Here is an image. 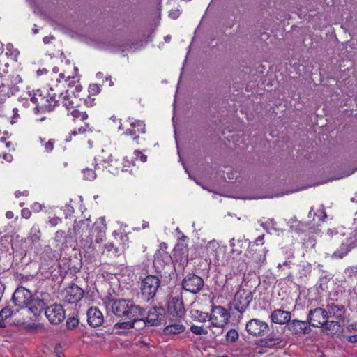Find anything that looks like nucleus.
Returning <instances> with one entry per match:
<instances>
[{
	"label": "nucleus",
	"instance_id": "nucleus-20",
	"mask_svg": "<svg viewBox=\"0 0 357 357\" xmlns=\"http://www.w3.org/2000/svg\"><path fill=\"white\" fill-rule=\"evenodd\" d=\"M329 317H333L336 319H339L343 317L345 309L344 307L342 305L336 304L334 303H331L327 305L326 310Z\"/></svg>",
	"mask_w": 357,
	"mask_h": 357
},
{
	"label": "nucleus",
	"instance_id": "nucleus-38",
	"mask_svg": "<svg viewBox=\"0 0 357 357\" xmlns=\"http://www.w3.org/2000/svg\"><path fill=\"white\" fill-rule=\"evenodd\" d=\"M226 338L227 341L234 342L238 338V333L236 330L231 329L227 333Z\"/></svg>",
	"mask_w": 357,
	"mask_h": 357
},
{
	"label": "nucleus",
	"instance_id": "nucleus-44",
	"mask_svg": "<svg viewBox=\"0 0 357 357\" xmlns=\"http://www.w3.org/2000/svg\"><path fill=\"white\" fill-rule=\"evenodd\" d=\"M7 50L9 51V55L14 58L17 57L19 54V51L17 49H14L13 45L10 44L7 45ZM6 54H8V52Z\"/></svg>",
	"mask_w": 357,
	"mask_h": 357
},
{
	"label": "nucleus",
	"instance_id": "nucleus-34",
	"mask_svg": "<svg viewBox=\"0 0 357 357\" xmlns=\"http://www.w3.org/2000/svg\"><path fill=\"white\" fill-rule=\"evenodd\" d=\"M121 165H122L121 167H116V169H121L122 172H123L128 171V169L131 167L132 165L135 166L136 164L135 163V161L133 160L130 161L127 158H123Z\"/></svg>",
	"mask_w": 357,
	"mask_h": 357
},
{
	"label": "nucleus",
	"instance_id": "nucleus-24",
	"mask_svg": "<svg viewBox=\"0 0 357 357\" xmlns=\"http://www.w3.org/2000/svg\"><path fill=\"white\" fill-rule=\"evenodd\" d=\"M185 329V326L183 324L180 322H175L167 325L164 328V333L166 335H177L184 332Z\"/></svg>",
	"mask_w": 357,
	"mask_h": 357
},
{
	"label": "nucleus",
	"instance_id": "nucleus-56",
	"mask_svg": "<svg viewBox=\"0 0 357 357\" xmlns=\"http://www.w3.org/2000/svg\"><path fill=\"white\" fill-rule=\"evenodd\" d=\"M111 165L110 166H116V165L118 164V160H111Z\"/></svg>",
	"mask_w": 357,
	"mask_h": 357
},
{
	"label": "nucleus",
	"instance_id": "nucleus-55",
	"mask_svg": "<svg viewBox=\"0 0 357 357\" xmlns=\"http://www.w3.org/2000/svg\"><path fill=\"white\" fill-rule=\"evenodd\" d=\"M335 239L336 241H340L342 239V236L340 234H338L337 232H335Z\"/></svg>",
	"mask_w": 357,
	"mask_h": 357
},
{
	"label": "nucleus",
	"instance_id": "nucleus-31",
	"mask_svg": "<svg viewBox=\"0 0 357 357\" xmlns=\"http://www.w3.org/2000/svg\"><path fill=\"white\" fill-rule=\"evenodd\" d=\"M282 342L280 337H277L273 334H270L264 340V345L266 347H273L280 344Z\"/></svg>",
	"mask_w": 357,
	"mask_h": 357
},
{
	"label": "nucleus",
	"instance_id": "nucleus-45",
	"mask_svg": "<svg viewBox=\"0 0 357 357\" xmlns=\"http://www.w3.org/2000/svg\"><path fill=\"white\" fill-rule=\"evenodd\" d=\"M79 324V320L76 318H70L67 320V325L69 327H75Z\"/></svg>",
	"mask_w": 357,
	"mask_h": 357
},
{
	"label": "nucleus",
	"instance_id": "nucleus-16",
	"mask_svg": "<svg viewBox=\"0 0 357 357\" xmlns=\"http://www.w3.org/2000/svg\"><path fill=\"white\" fill-rule=\"evenodd\" d=\"M87 321L91 326L98 327L104 321L103 314L98 308L92 307L87 311Z\"/></svg>",
	"mask_w": 357,
	"mask_h": 357
},
{
	"label": "nucleus",
	"instance_id": "nucleus-51",
	"mask_svg": "<svg viewBox=\"0 0 357 357\" xmlns=\"http://www.w3.org/2000/svg\"><path fill=\"white\" fill-rule=\"evenodd\" d=\"M61 222V219L59 218H53L50 220V224L52 226H56L59 222Z\"/></svg>",
	"mask_w": 357,
	"mask_h": 357
},
{
	"label": "nucleus",
	"instance_id": "nucleus-21",
	"mask_svg": "<svg viewBox=\"0 0 357 357\" xmlns=\"http://www.w3.org/2000/svg\"><path fill=\"white\" fill-rule=\"evenodd\" d=\"M287 328L294 333H308L307 324L305 321L294 319L289 321Z\"/></svg>",
	"mask_w": 357,
	"mask_h": 357
},
{
	"label": "nucleus",
	"instance_id": "nucleus-50",
	"mask_svg": "<svg viewBox=\"0 0 357 357\" xmlns=\"http://www.w3.org/2000/svg\"><path fill=\"white\" fill-rule=\"evenodd\" d=\"M347 340L348 342H351V343H356L357 342V334H355V335H350V336H348L347 337Z\"/></svg>",
	"mask_w": 357,
	"mask_h": 357
},
{
	"label": "nucleus",
	"instance_id": "nucleus-3",
	"mask_svg": "<svg viewBox=\"0 0 357 357\" xmlns=\"http://www.w3.org/2000/svg\"><path fill=\"white\" fill-rule=\"evenodd\" d=\"M309 324L313 327L324 326L326 329H330L331 326L339 327L337 321H328V315L326 310L322 307H317L311 310L307 315Z\"/></svg>",
	"mask_w": 357,
	"mask_h": 357
},
{
	"label": "nucleus",
	"instance_id": "nucleus-61",
	"mask_svg": "<svg viewBox=\"0 0 357 357\" xmlns=\"http://www.w3.org/2000/svg\"><path fill=\"white\" fill-rule=\"evenodd\" d=\"M148 226H149V223L148 222H145V223L143 224L142 227L144 229V228L148 227Z\"/></svg>",
	"mask_w": 357,
	"mask_h": 357
},
{
	"label": "nucleus",
	"instance_id": "nucleus-7",
	"mask_svg": "<svg viewBox=\"0 0 357 357\" xmlns=\"http://www.w3.org/2000/svg\"><path fill=\"white\" fill-rule=\"evenodd\" d=\"M209 316L210 321L213 326L221 328L225 326L228 322V312L220 305L212 306Z\"/></svg>",
	"mask_w": 357,
	"mask_h": 357
},
{
	"label": "nucleus",
	"instance_id": "nucleus-17",
	"mask_svg": "<svg viewBox=\"0 0 357 357\" xmlns=\"http://www.w3.org/2000/svg\"><path fill=\"white\" fill-rule=\"evenodd\" d=\"M130 127V128H128L125 131L124 134L126 135L132 136L133 140L138 144V135L140 133L144 134L146 132L145 123L142 121L137 120L134 122H131Z\"/></svg>",
	"mask_w": 357,
	"mask_h": 357
},
{
	"label": "nucleus",
	"instance_id": "nucleus-22",
	"mask_svg": "<svg viewBox=\"0 0 357 357\" xmlns=\"http://www.w3.org/2000/svg\"><path fill=\"white\" fill-rule=\"evenodd\" d=\"M40 230L38 225H33L29 233L25 242L29 243V247L32 248L36 243L39 242L40 239Z\"/></svg>",
	"mask_w": 357,
	"mask_h": 357
},
{
	"label": "nucleus",
	"instance_id": "nucleus-52",
	"mask_svg": "<svg viewBox=\"0 0 357 357\" xmlns=\"http://www.w3.org/2000/svg\"><path fill=\"white\" fill-rule=\"evenodd\" d=\"M15 197H20L21 195H23V196H28L29 195V192L27 190H25V191H23V192H21L20 190H17L15 192Z\"/></svg>",
	"mask_w": 357,
	"mask_h": 357
},
{
	"label": "nucleus",
	"instance_id": "nucleus-15",
	"mask_svg": "<svg viewBox=\"0 0 357 357\" xmlns=\"http://www.w3.org/2000/svg\"><path fill=\"white\" fill-rule=\"evenodd\" d=\"M60 98H61L63 105L67 109L76 108L81 104L82 100V99L79 98L74 92L70 94L68 91L65 94L61 93L60 94Z\"/></svg>",
	"mask_w": 357,
	"mask_h": 357
},
{
	"label": "nucleus",
	"instance_id": "nucleus-25",
	"mask_svg": "<svg viewBox=\"0 0 357 357\" xmlns=\"http://www.w3.org/2000/svg\"><path fill=\"white\" fill-rule=\"evenodd\" d=\"M229 246L231 248L230 253L233 255L234 259L241 255L242 241L240 239L231 238L229 241Z\"/></svg>",
	"mask_w": 357,
	"mask_h": 357
},
{
	"label": "nucleus",
	"instance_id": "nucleus-39",
	"mask_svg": "<svg viewBox=\"0 0 357 357\" xmlns=\"http://www.w3.org/2000/svg\"><path fill=\"white\" fill-rule=\"evenodd\" d=\"M132 320L130 321H123L116 323L115 327L121 329H129L133 327Z\"/></svg>",
	"mask_w": 357,
	"mask_h": 357
},
{
	"label": "nucleus",
	"instance_id": "nucleus-43",
	"mask_svg": "<svg viewBox=\"0 0 357 357\" xmlns=\"http://www.w3.org/2000/svg\"><path fill=\"white\" fill-rule=\"evenodd\" d=\"M100 91V87L98 84H93L89 87V93L91 95H96Z\"/></svg>",
	"mask_w": 357,
	"mask_h": 357
},
{
	"label": "nucleus",
	"instance_id": "nucleus-46",
	"mask_svg": "<svg viewBox=\"0 0 357 357\" xmlns=\"http://www.w3.org/2000/svg\"><path fill=\"white\" fill-rule=\"evenodd\" d=\"M46 97H48V103L52 104V100L55 102V106L57 105L58 100L56 99L55 93H52L50 92L47 93V95H45Z\"/></svg>",
	"mask_w": 357,
	"mask_h": 357
},
{
	"label": "nucleus",
	"instance_id": "nucleus-47",
	"mask_svg": "<svg viewBox=\"0 0 357 357\" xmlns=\"http://www.w3.org/2000/svg\"><path fill=\"white\" fill-rule=\"evenodd\" d=\"M21 215L23 218L29 219L31 215V212L28 208H23L21 211Z\"/></svg>",
	"mask_w": 357,
	"mask_h": 357
},
{
	"label": "nucleus",
	"instance_id": "nucleus-8",
	"mask_svg": "<svg viewBox=\"0 0 357 357\" xmlns=\"http://www.w3.org/2000/svg\"><path fill=\"white\" fill-rule=\"evenodd\" d=\"M43 310H45L47 319L52 324H59L65 319V311L63 306L59 304H54L47 307H44Z\"/></svg>",
	"mask_w": 357,
	"mask_h": 357
},
{
	"label": "nucleus",
	"instance_id": "nucleus-41",
	"mask_svg": "<svg viewBox=\"0 0 357 357\" xmlns=\"http://www.w3.org/2000/svg\"><path fill=\"white\" fill-rule=\"evenodd\" d=\"M134 155H135V157H134V161L135 162L136 160H137L138 159H139V160L142 162H145L146 161V159H147L146 155H145L143 153H142V152H140L139 151H135Z\"/></svg>",
	"mask_w": 357,
	"mask_h": 357
},
{
	"label": "nucleus",
	"instance_id": "nucleus-49",
	"mask_svg": "<svg viewBox=\"0 0 357 357\" xmlns=\"http://www.w3.org/2000/svg\"><path fill=\"white\" fill-rule=\"evenodd\" d=\"M264 235H260L259 236H258L255 241L254 242V243L257 245V246H259V245H262L264 243Z\"/></svg>",
	"mask_w": 357,
	"mask_h": 357
},
{
	"label": "nucleus",
	"instance_id": "nucleus-9",
	"mask_svg": "<svg viewBox=\"0 0 357 357\" xmlns=\"http://www.w3.org/2000/svg\"><path fill=\"white\" fill-rule=\"evenodd\" d=\"M93 230L90 227V222L89 219L82 220L79 222H75L73 229H69L68 236L70 238H75L77 236L80 237H89L91 236Z\"/></svg>",
	"mask_w": 357,
	"mask_h": 357
},
{
	"label": "nucleus",
	"instance_id": "nucleus-42",
	"mask_svg": "<svg viewBox=\"0 0 357 357\" xmlns=\"http://www.w3.org/2000/svg\"><path fill=\"white\" fill-rule=\"evenodd\" d=\"M357 273V266H351L345 269V274L349 277H352Z\"/></svg>",
	"mask_w": 357,
	"mask_h": 357
},
{
	"label": "nucleus",
	"instance_id": "nucleus-54",
	"mask_svg": "<svg viewBox=\"0 0 357 357\" xmlns=\"http://www.w3.org/2000/svg\"><path fill=\"white\" fill-rule=\"evenodd\" d=\"M6 215L8 219H11L13 217V213L12 211H7Z\"/></svg>",
	"mask_w": 357,
	"mask_h": 357
},
{
	"label": "nucleus",
	"instance_id": "nucleus-26",
	"mask_svg": "<svg viewBox=\"0 0 357 357\" xmlns=\"http://www.w3.org/2000/svg\"><path fill=\"white\" fill-rule=\"evenodd\" d=\"M268 252V250L265 248H261V250H258V253L256 256L253 257V262L256 264L257 266L260 267L262 266L266 261V257Z\"/></svg>",
	"mask_w": 357,
	"mask_h": 357
},
{
	"label": "nucleus",
	"instance_id": "nucleus-6",
	"mask_svg": "<svg viewBox=\"0 0 357 357\" xmlns=\"http://www.w3.org/2000/svg\"><path fill=\"white\" fill-rule=\"evenodd\" d=\"M245 330L248 334L255 337L263 336L269 330L268 324L259 319H252L245 324Z\"/></svg>",
	"mask_w": 357,
	"mask_h": 357
},
{
	"label": "nucleus",
	"instance_id": "nucleus-18",
	"mask_svg": "<svg viewBox=\"0 0 357 357\" xmlns=\"http://www.w3.org/2000/svg\"><path fill=\"white\" fill-rule=\"evenodd\" d=\"M164 319V310L162 307H153L151 309L146 318L149 326H158Z\"/></svg>",
	"mask_w": 357,
	"mask_h": 357
},
{
	"label": "nucleus",
	"instance_id": "nucleus-11",
	"mask_svg": "<svg viewBox=\"0 0 357 357\" xmlns=\"http://www.w3.org/2000/svg\"><path fill=\"white\" fill-rule=\"evenodd\" d=\"M31 101L34 103L36 107L34 108L36 113L39 112L40 110H48L50 111L55 107V102L51 100V103H48V97L43 95L40 90H38L32 96H31Z\"/></svg>",
	"mask_w": 357,
	"mask_h": 357
},
{
	"label": "nucleus",
	"instance_id": "nucleus-5",
	"mask_svg": "<svg viewBox=\"0 0 357 357\" xmlns=\"http://www.w3.org/2000/svg\"><path fill=\"white\" fill-rule=\"evenodd\" d=\"M252 299L253 296L250 290L240 289L234 295V307L242 314L248 309Z\"/></svg>",
	"mask_w": 357,
	"mask_h": 357
},
{
	"label": "nucleus",
	"instance_id": "nucleus-28",
	"mask_svg": "<svg viewBox=\"0 0 357 357\" xmlns=\"http://www.w3.org/2000/svg\"><path fill=\"white\" fill-rule=\"evenodd\" d=\"M106 227L104 218H100L98 221L94 223V230L98 229V235L101 240L105 236V229Z\"/></svg>",
	"mask_w": 357,
	"mask_h": 357
},
{
	"label": "nucleus",
	"instance_id": "nucleus-57",
	"mask_svg": "<svg viewBox=\"0 0 357 357\" xmlns=\"http://www.w3.org/2000/svg\"><path fill=\"white\" fill-rule=\"evenodd\" d=\"M106 79H107V80H109V86H113V85H114L113 82L111 80V77H110V76H109V77H107V78H106Z\"/></svg>",
	"mask_w": 357,
	"mask_h": 357
},
{
	"label": "nucleus",
	"instance_id": "nucleus-33",
	"mask_svg": "<svg viewBox=\"0 0 357 357\" xmlns=\"http://www.w3.org/2000/svg\"><path fill=\"white\" fill-rule=\"evenodd\" d=\"M83 176L85 180L92 181L96 177L95 169L86 167L83 169Z\"/></svg>",
	"mask_w": 357,
	"mask_h": 357
},
{
	"label": "nucleus",
	"instance_id": "nucleus-19",
	"mask_svg": "<svg viewBox=\"0 0 357 357\" xmlns=\"http://www.w3.org/2000/svg\"><path fill=\"white\" fill-rule=\"evenodd\" d=\"M271 319L273 322L278 324L288 323L291 319V313L281 309H277L271 314Z\"/></svg>",
	"mask_w": 357,
	"mask_h": 357
},
{
	"label": "nucleus",
	"instance_id": "nucleus-53",
	"mask_svg": "<svg viewBox=\"0 0 357 357\" xmlns=\"http://www.w3.org/2000/svg\"><path fill=\"white\" fill-rule=\"evenodd\" d=\"M53 38V37H48V36H45L43 38V42L45 43H50V40Z\"/></svg>",
	"mask_w": 357,
	"mask_h": 357
},
{
	"label": "nucleus",
	"instance_id": "nucleus-23",
	"mask_svg": "<svg viewBox=\"0 0 357 357\" xmlns=\"http://www.w3.org/2000/svg\"><path fill=\"white\" fill-rule=\"evenodd\" d=\"M355 246H356V245H353L351 243H344L342 241L340 248L332 254L331 258L335 259H342L344 256L347 255Z\"/></svg>",
	"mask_w": 357,
	"mask_h": 357
},
{
	"label": "nucleus",
	"instance_id": "nucleus-27",
	"mask_svg": "<svg viewBox=\"0 0 357 357\" xmlns=\"http://www.w3.org/2000/svg\"><path fill=\"white\" fill-rule=\"evenodd\" d=\"M102 253L109 257H116L119 255V250L112 243H107L104 245Z\"/></svg>",
	"mask_w": 357,
	"mask_h": 357
},
{
	"label": "nucleus",
	"instance_id": "nucleus-63",
	"mask_svg": "<svg viewBox=\"0 0 357 357\" xmlns=\"http://www.w3.org/2000/svg\"><path fill=\"white\" fill-rule=\"evenodd\" d=\"M59 77L61 78V79H63L64 78V75L63 73H60L59 74Z\"/></svg>",
	"mask_w": 357,
	"mask_h": 357
},
{
	"label": "nucleus",
	"instance_id": "nucleus-2",
	"mask_svg": "<svg viewBox=\"0 0 357 357\" xmlns=\"http://www.w3.org/2000/svg\"><path fill=\"white\" fill-rule=\"evenodd\" d=\"M15 305L20 308H27L34 316L43 310L45 303L40 299H34L31 292L23 287H18L13 295Z\"/></svg>",
	"mask_w": 357,
	"mask_h": 357
},
{
	"label": "nucleus",
	"instance_id": "nucleus-48",
	"mask_svg": "<svg viewBox=\"0 0 357 357\" xmlns=\"http://www.w3.org/2000/svg\"><path fill=\"white\" fill-rule=\"evenodd\" d=\"M181 12L178 9L172 10L169 13V16L172 19H176L179 17Z\"/></svg>",
	"mask_w": 357,
	"mask_h": 357
},
{
	"label": "nucleus",
	"instance_id": "nucleus-32",
	"mask_svg": "<svg viewBox=\"0 0 357 357\" xmlns=\"http://www.w3.org/2000/svg\"><path fill=\"white\" fill-rule=\"evenodd\" d=\"M12 315V311L8 307H4L0 311V328L5 326L4 320Z\"/></svg>",
	"mask_w": 357,
	"mask_h": 357
},
{
	"label": "nucleus",
	"instance_id": "nucleus-58",
	"mask_svg": "<svg viewBox=\"0 0 357 357\" xmlns=\"http://www.w3.org/2000/svg\"><path fill=\"white\" fill-rule=\"evenodd\" d=\"M170 40H171V36H167L165 37V40L166 42H169Z\"/></svg>",
	"mask_w": 357,
	"mask_h": 357
},
{
	"label": "nucleus",
	"instance_id": "nucleus-14",
	"mask_svg": "<svg viewBox=\"0 0 357 357\" xmlns=\"http://www.w3.org/2000/svg\"><path fill=\"white\" fill-rule=\"evenodd\" d=\"M168 310L177 316H181L184 312L183 303L179 294L172 295L168 302Z\"/></svg>",
	"mask_w": 357,
	"mask_h": 357
},
{
	"label": "nucleus",
	"instance_id": "nucleus-64",
	"mask_svg": "<svg viewBox=\"0 0 357 357\" xmlns=\"http://www.w3.org/2000/svg\"><path fill=\"white\" fill-rule=\"evenodd\" d=\"M68 207L70 208H69V211L73 212L74 210H73V207H72L71 206L68 205Z\"/></svg>",
	"mask_w": 357,
	"mask_h": 357
},
{
	"label": "nucleus",
	"instance_id": "nucleus-13",
	"mask_svg": "<svg viewBox=\"0 0 357 357\" xmlns=\"http://www.w3.org/2000/svg\"><path fill=\"white\" fill-rule=\"evenodd\" d=\"M225 251V248L221 246L215 240L209 241L206 246V252L210 261H220L221 255Z\"/></svg>",
	"mask_w": 357,
	"mask_h": 357
},
{
	"label": "nucleus",
	"instance_id": "nucleus-40",
	"mask_svg": "<svg viewBox=\"0 0 357 357\" xmlns=\"http://www.w3.org/2000/svg\"><path fill=\"white\" fill-rule=\"evenodd\" d=\"M66 238V232L63 230H59L56 232L54 236V240L57 243H60L63 242L64 239Z\"/></svg>",
	"mask_w": 357,
	"mask_h": 357
},
{
	"label": "nucleus",
	"instance_id": "nucleus-1",
	"mask_svg": "<svg viewBox=\"0 0 357 357\" xmlns=\"http://www.w3.org/2000/svg\"><path fill=\"white\" fill-rule=\"evenodd\" d=\"M105 305L108 311H111L119 317L132 319L144 314V310L132 301L109 299L105 302Z\"/></svg>",
	"mask_w": 357,
	"mask_h": 357
},
{
	"label": "nucleus",
	"instance_id": "nucleus-37",
	"mask_svg": "<svg viewBox=\"0 0 357 357\" xmlns=\"http://www.w3.org/2000/svg\"><path fill=\"white\" fill-rule=\"evenodd\" d=\"M190 331L196 335H206L208 333V331L206 328L196 325L191 326Z\"/></svg>",
	"mask_w": 357,
	"mask_h": 357
},
{
	"label": "nucleus",
	"instance_id": "nucleus-30",
	"mask_svg": "<svg viewBox=\"0 0 357 357\" xmlns=\"http://www.w3.org/2000/svg\"><path fill=\"white\" fill-rule=\"evenodd\" d=\"M130 319L132 320V324H134L132 328L137 331H140L149 325L146 320L140 318V317H135Z\"/></svg>",
	"mask_w": 357,
	"mask_h": 357
},
{
	"label": "nucleus",
	"instance_id": "nucleus-29",
	"mask_svg": "<svg viewBox=\"0 0 357 357\" xmlns=\"http://www.w3.org/2000/svg\"><path fill=\"white\" fill-rule=\"evenodd\" d=\"M209 314L203 312L199 310H193L192 311V317L194 320L200 321V322H205L207 320L210 321Z\"/></svg>",
	"mask_w": 357,
	"mask_h": 357
},
{
	"label": "nucleus",
	"instance_id": "nucleus-36",
	"mask_svg": "<svg viewBox=\"0 0 357 357\" xmlns=\"http://www.w3.org/2000/svg\"><path fill=\"white\" fill-rule=\"evenodd\" d=\"M40 143L45 149V151L47 153L51 152L54 149V141L50 139L47 142H45L43 139L40 138Z\"/></svg>",
	"mask_w": 357,
	"mask_h": 357
},
{
	"label": "nucleus",
	"instance_id": "nucleus-12",
	"mask_svg": "<svg viewBox=\"0 0 357 357\" xmlns=\"http://www.w3.org/2000/svg\"><path fill=\"white\" fill-rule=\"evenodd\" d=\"M183 288L190 293L197 294L202 289L204 281L202 278L194 275H187L182 282Z\"/></svg>",
	"mask_w": 357,
	"mask_h": 357
},
{
	"label": "nucleus",
	"instance_id": "nucleus-60",
	"mask_svg": "<svg viewBox=\"0 0 357 357\" xmlns=\"http://www.w3.org/2000/svg\"><path fill=\"white\" fill-rule=\"evenodd\" d=\"M77 92H79L82 89V86H77L76 88H75Z\"/></svg>",
	"mask_w": 357,
	"mask_h": 357
},
{
	"label": "nucleus",
	"instance_id": "nucleus-59",
	"mask_svg": "<svg viewBox=\"0 0 357 357\" xmlns=\"http://www.w3.org/2000/svg\"><path fill=\"white\" fill-rule=\"evenodd\" d=\"M333 233H334V232H333L332 230H328V235H329L331 237H332V236H333Z\"/></svg>",
	"mask_w": 357,
	"mask_h": 357
},
{
	"label": "nucleus",
	"instance_id": "nucleus-4",
	"mask_svg": "<svg viewBox=\"0 0 357 357\" xmlns=\"http://www.w3.org/2000/svg\"><path fill=\"white\" fill-rule=\"evenodd\" d=\"M160 285V279L158 276L149 275L141 282V293L142 298L149 301L153 298Z\"/></svg>",
	"mask_w": 357,
	"mask_h": 357
},
{
	"label": "nucleus",
	"instance_id": "nucleus-10",
	"mask_svg": "<svg viewBox=\"0 0 357 357\" xmlns=\"http://www.w3.org/2000/svg\"><path fill=\"white\" fill-rule=\"evenodd\" d=\"M84 296V291L77 284H72L62 291V299L65 303H77Z\"/></svg>",
	"mask_w": 357,
	"mask_h": 357
},
{
	"label": "nucleus",
	"instance_id": "nucleus-62",
	"mask_svg": "<svg viewBox=\"0 0 357 357\" xmlns=\"http://www.w3.org/2000/svg\"><path fill=\"white\" fill-rule=\"evenodd\" d=\"M53 71H54L55 73H58L59 70H58V68H53Z\"/></svg>",
	"mask_w": 357,
	"mask_h": 357
},
{
	"label": "nucleus",
	"instance_id": "nucleus-35",
	"mask_svg": "<svg viewBox=\"0 0 357 357\" xmlns=\"http://www.w3.org/2000/svg\"><path fill=\"white\" fill-rule=\"evenodd\" d=\"M70 115L73 117L74 119H79L82 121H84L87 119L88 116L86 112H79L75 108L73 109L70 112Z\"/></svg>",
	"mask_w": 357,
	"mask_h": 357
}]
</instances>
